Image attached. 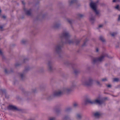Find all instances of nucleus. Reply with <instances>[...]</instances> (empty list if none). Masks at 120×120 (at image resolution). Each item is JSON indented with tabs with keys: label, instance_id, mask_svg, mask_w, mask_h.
I'll return each instance as SVG.
<instances>
[{
	"label": "nucleus",
	"instance_id": "obj_1",
	"mask_svg": "<svg viewBox=\"0 0 120 120\" xmlns=\"http://www.w3.org/2000/svg\"><path fill=\"white\" fill-rule=\"evenodd\" d=\"M71 36V35L67 31L64 32L60 34L59 38L61 41V42H59L57 45L54 47V52L58 53L61 52L63 43V40L64 39L65 40V43L69 44L73 43V40L70 39Z\"/></svg>",
	"mask_w": 120,
	"mask_h": 120
},
{
	"label": "nucleus",
	"instance_id": "obj_2",
	"mask_svg": "<svg viewBox=\"0 0 120 120\" xmlns=\"http://www.w3.org/2000/svg\"><path fill=\"white\" fill-rule=\"evenodd\" d=\"M72 91V89L70 87H64L61 90L54 92L51 97L60 96L65 94H70Z\"/></svg>",
	"mask_w": 120,
	"mask_h": 120
},
{
	"label": "nucleus",
	"instance_id": "obj_3",
	"mask_svg": "<svg viewBox=\"0 0 120 120\" xmlns=\"http://www.w3.org/2000/svg\"><path fill=\"white\" fill-rule=\"evenodd\" d=\"M109 57L108 55L107 54H105L97 57L93 58L91 60L92 64L94 65L96 63L98 64L101 63L104 60V58L105 57Z\"/></svg>",
	"mask_w": 120,
	"mask_h": 120
},
{
	"label": "nucleus",
	"instance_id": "obj_4",
	"mask_svg": "<svg viewBox=\"0 0 120 120\" xmlns=\"http://www.w3.org/2000/svg\"><path fill=\"white\" fill-rule=\"evenodd\" d=\"M103 103V101L99 98H96L94 100H91L89 99H86L84 102L85 104L89 103L91 104H96L101 105Z\"/></svg>",
	"mask_w": 120,
	"mask_h": 120
},
{
	"label": "nucleus",
	"instance_id": "obj_5",
	"mask_svg": "<svg viewBox=\"0 0 120 120\" xmlns=\"http://www.w3.org/2000/svg\"><path fill=\"white\" fill-rule=\"evenodd\" d=\"M93 80L91 78H89L87 79H83L82 81V84L84 86H90L93 83Z\"/></svg>",
	"mask_w": 120,
	"mask_h": 120
},
{
	"label": "nucleus",
	"instance_id": "obj_6",
	"mask_svg": "<svg viewBox=\"0 0 120 120\" xmlns=\"http://www.w3.org/2000/svg\"><path fill=\"white\" fill-rule=\"evenodd\" d=\"M97 5L96 3L92 1L91 2L90 4V7L95 11L96 14L97 15L99 14V11L96 10Z\"/></svg>",
	"mask_w": 120,
	"mask_h": 120
},
{
	"label": "nucleus",
	"instance_id": "obj_7",
	"mask_svg": "<svg viewBox=\"0 0 120 120\" xmlns=\"http://www.w3.org/2000/svg\"><path fill=\"white\" fill-rule=\"evenodd\" d=\"M21 60L20 59L19 61L16 62L14 64L15 67H20L22 64L23 63H21Z\"/></svg>",
	"mask_w": 120,
	"mask_h": 120
},
{
	"label": "nucleus",
	"instance_id": "obj_8",
	"mask_svg": "<svg viewBox=\"0 0 120 120\" xmlns=\"http://www.w3.org/2000/svg\"><path fill=\"white\" fill-rule=\"evenodd\" d=\"M8 108L10 110H18V109L16 107L12 105H9L8 107Z\"/></svg>",
	"mask_w": 120,
	"mask_h": 120
},
{
	"label": "nucleus",
	"instance_id": "obj_9",
	"mask_svg": "<svg viewBox=\"0 0 120 120\" xmlns=\"http://www.w3.org/2000/svg\"><path fill=\"white\" fill-rule=\"evenodd\" d=\"M82 115L80 113H78L76 114V118L77 120H80L82 118Z\"/></svg>",
	"mask_w": 120,
	"mask_h": 120
},
{
	"label": "nucleus",
	"instance_id": "obj_10",
	"mask_svg": "<svg viewBox=\"0 0 120 120\" xmlns=\"http://www.w3.org/2000/svg\"><path fill=\"white\" fill-rule=\"evenodd\" d=\"M23 10L25 12L26 14L28 15H30L31 13V10H27L26 9L24 8Z\"/></svg>",
	"mask_w": 120,
	"mask_h": 120
},
{
	"label": "nucleus",
	"instance_id": "obj_11",
	"mask_svg": "<svg viewBox=\"0 0 120 120\" xmlns=\"http://www.w3.org/2000/svg\"><path fill=\"white\" fill-rule=\"evenodd\" d=\"M60 23L56 22L54 24L53 27L55 28H58L60 26Z\"/></svg>",
	"mask_w": 120,
	"mask_h": 120
},
{
	"label": "nucleus",
	"instance_id": "obj_12",
	"mask_svg": "<svg viewBox=\"0 0 120 120\" xmlns=\"http://www.w3.org/2000/svg\"><path fill=\"white\" fill-rule=\"evenodd\" d=\"M94 115L95 118H98L100 116L101 114L99 112H97L94 113Z\"/></svg>",
	"mask_w": 120,
	"mask_h": 120
},
{
	"label": "nucleus",
	"instance_id": "obj_13",
	"mask_svg": "<svg viewBox=\"0 0 120 120\" xmlns=\"http://www.w3.org/2000/svg\"><path fill=\"white\" fill-rule=\"evenodd\" d=\"M77 2V0H71L69 1L68 3L69 5H71L75 3H76Z\"/></svg>",
	"mask_w": 120,
	"mask_h": 120
},
{
	"label": "nucleus",
	"instance_id": "obj_14",
	"mask_svg": "<svg viewBox=\"0 0 120 120\" xmlns=\"http://www.w3.org/2000/svg\"><path fill=\"white\" fill-rule=\"evenodd\" d=\"M29 60V59L27 58H25L24 59L22 60H21V63L23 64L25 63L27 61H28Z\"/></svg>",
	"mask_w": 120,
	"mask_h": 120
},
{
	"label": "nucleus",
	"instance_id": "obj_15",
	"mask_svg": "<svg viewBox=\"0 0 120 120\" xmlns=\"http://www.w3.org/2000/svg\"><path fill=\"white\" fill-rule=\"evenodd\" d=\"M95 83L96 85L99 86H101L102 85V84L98 80H96Z\"/></svg>",
	"mask_w": 120,
	"mask_h": 120
},
{
	"label": "nucleus",
	"instance_id": "obj_16",
	"mask_svg": "<svg viewBox=\"0 0 120 120\" xmlns=\"http://www.w3.org/2000/svg\"><path fill=\"white\" fill-rule=\"evenodd\" d=\"M20 77L22 79H24L25 77V75L23 73H21L20 74Z\"/></svg>",
	"mask_w": 120,
	"mask_h": 120
},
{
	"label": "nucleus",
	"instance_id": "obj_17",
	"mask_svg": "<svg viewBox=\"0 0 120 120\" xmlns=\"http://www.w3.org/2000/svg\"><path fill=\"white\" fill-rule=\"evenodd\" d=\"M120 79L118 78H115L113 79V82H118L119 81Z\"/></svg>",
	"mask_w": 120,
	"mask_h": 120
},
{
	"label": "nucleus",
	"instance_id": "obj_18",
	"mask_svg": "<svg viewBox=\"0 0 120 120\" xmlns=\"http://www.w3.org/2000/svg\"><path fill=\"white\" fill-rule=\"evenodd\" d=\"M90 19L91 22H92L95 20V18L92 16H91L90 17Z\"/></svg>",
	"mask_w": 120,
	"mask_h": 120
},
{
	"label": "nucleus",
	"instance_id": "obj_19",
	"mask_svg": "<svg viewBox=\"0 0 120 120\" xmlns=\"http://www.w3.org/2000/svg\"><path fill=\"white\" fill-rule=\"evenodd\" d=\"M76 86V85L75 84H73L70 87L71 89H72V90Z\"/></svg>",
	"mask_w": 120,
	"mask_h": 120
},
{
	"label": "nucleus",
	"instance_id": "obj_20",
	"mask_svg": "<svg viewBox=\"0 0 120 120\" xmlns=\"http://www.w3.org/2000/svg\"><path fill=\"white\" fill-rule=\"evenodd\" d=\"M70 118V117L68 116H65L64 118V120H68Z\"/></svg>",
	"mask_w": 120,
	"mask_h": 120
},
{
	"label": "nucleus",
	"instance_id": "obj_21",
	"mask_svg": "<svg viewBox=\"0 0 120 120\" xmlns=\"http://www.w3.org/2000/svg\"><path fill=\"white\" fill-rule=\"evenodd\" d=\"M100 39L102 42H104L105 41V40L104 39V38L102 36H101L100 37Z\"/></svg>",
	"mask_w": 120,
	"mask_h": 120
},
{
	"label": "nucleus",
	"instance_id": "obj_22",
	"mask_svg": "<svg viewBox=\"0 0 120 120\" xmlns=\"http://www.w3.org/2000/svg\"><path fill=\"white\" fill-rule=\"evenodd\" d=\"M48 70L49 72H52L53 71L54 69V68H48Z\"/></svg>",
	"mask_w": 120,
	"mask_h": 120
},
{
	"label": "nucleus",
	"instance_id": "obj_23",
	"mask_svg": "<svg viewBox=\"0 0 120 120\" xmlns=\"http://www.w3.org/2000/svg\"><path fill=\"white\" fill-rule=\"evenodd\" d=\"M114 8L119 11L120 10V8L119 7V5H117L116 7H115Z\"/></svg>",
	"mask_w": 120,
	"mask_h": 120
},
{
	"label": "nucleus",
	"instance_id": "obj_24",
	"mask_svg": "<svg viewBox=\"0 0 120 120\" xmlns=\"http://www.w3.org/2000/svg\"><path fill=\"white\" fill-rule=\"evenodd\" d=\"M117 33H113L110 34L111 36L112 37H114L117 34Z\"/></svg>",
	"mask_w": 120,
	"mask_h": 120
},
{
	"label": "nucleus",
	"instance_id": "obj_25",
	"mask_svg": "<svg viewBox=\"0 0 120 120\" xmlns=\"http://www.w3.org/2000/svg\"><path fill=\"white\" fill-rule=\"evenodd\" d=\"M55 118L54 117H51L49 118V120H55Z\"/></svg>",
	"mask_w": 120,
	"mask_h": 120
},
{
	"label": "nucleus",
	"instance_id": "obj_26",
	"mask_svg": "<svg viewBox=\"0 0 120 120\" xmlns=\"http://www.w3.org/2000/svg\"><path fill=\"white\" fill-rule=\"evenodd\" d=\"M47 64L49 67H50L51 65V62L50 61H49L47 63Z\"/></svg>",
	"mask_w": 120,
	"mask_h": 120
},
{
	"label": "nucleus",
	"instance_id": "obj_27",
	"mask_svg": "<svg viewBox=\"0 0 120 120\" xmlns=\"http://www.w3.org/2000/svg\"><path fill=\"white\" fill-rule=\"evenodd\" d=\"M26 41L25 40H22L21 41V43L22 44H25L26 42Z\"/></svg>",
	"mask_w": 120,
	"mask_h": 120
},
{
	"label": "nucleus",
	"instance_id": "obj_28",
	"mask_svg": "<svg viewBox=\"0 0 120 120\" xmlns=\"http://www.w3.org/2000/svg\"><path fill=\"white\" fill-rule=\"evenodd\" d=\"M78 16L80 18H82L84 16V15L82 14H79L78 15Z\"/></svg>",
	"mask_w": 120,
	"mask_h": 120
},
{
	"label": "nucleus",
	"instance_id": "obj_29",
	"mask_svg": "<svg viewBox=\"0 0 120 120\" xmlns=\"http://www.w3.org/2000/svg\"><path fill=\"white\" fill-rule=\"evenodd\" d=\"M0 55L3 57V52L0 49Z\"/></svg>",
	"mask_w": 120,
	"mask_h": 120
},
{
	"label": "nucleus",
	"instance_id": "obj_30",
	"mask_svg": "<svg viewBox=\"0 0 120 120\" xmlns=\"http://www.w3.org/2000/svg\"><path fill=\"white\" fill-rule=\"evenodd\" d=\"M67 21L69 23L71 24V21L70 19H67Z\"/></svg>",
	"mask_w": 120,
	"mask_h": 120
},
{
	"label": "nucleus",
	"instance_id": "obj_31",
	"mask_svg": "<svg viewBox=\"0 0 120 120\" xmlns=\"http://www.w3.org/2000/svg\"><path fill=\"white\" fill-rule=\"evenodd\" d=\"M88 40L87 39H86L85 41H84L83 45V46H85V45L86 43V42L88 41Z\"/></svg>",
	"mask_w": 120,
	"mask_h": 120
},
{
	"label": "nucleus",
	"instance_id": "obj_32",
	"mask_svg": "<svg viewBox=\"0 0 120 120\" xmlns=\"http://www.w3.org/2000/svg\"><path fill=\"white\" fill-rule=\"evenodd\" d=\"M78 106V104L77 103H74L73 104V106L75 107H76L77 106Z\"/></svg>",
	"mask_w": 120,
	"mask_h": 120
},
{
	"label": "nucleus",
	"instance_id": "obj_33",
	"mask_svg": "<svg viewBox=\"0 0 120 120\" xmlns=\"http://www.w3.org/2000/svg\"><path fill=\"white\" fill-rule=\"evenodd\" d=\"M105 67H110V64H105Z\"/></svg>",
	"mask_w": 120,
	"mask_h": 120
},
{
	"label": "nucleus",
	"instance_id": "obj_34",
	"mask_svg": "<svg viewBox=\"0 0 120 120\" xmlns=\"http://www.w3.org/2000/svg\"><path fill=\"white\" fill-rule=\"evenodd\" d=\"M107 80V79L106 78H105L102 79L101 81H105Z\"/></svg>",
	"mask_w": 120,
	"mask_h": 120
},
{
	"label": "nucleus",
	"instance_id": "obj_35",
	"mask_svg": "<svg viewBox=\"0 0 120 120\" xmlns=\"http://www.w3.org/2000/svg\"><path fill=\"white\" fill-rule=\"evenodd\" d=\"M4 72L6 74H7L8 73V71L7 70V69H6L4 70Z\"/></svg>",
	"mask_w": 120,
	"mask_h": 120
},
{
	"label": "nucleus",
	"instance_id": "obj_36",
	"mask_svg": "<svg viewBox=\"0 0 120 120\" xmlns=\"http://www.w3.org/2000/svg\"><path fill=\"white\" fill-rule=\"evenodd\" d=\"M79 40H76L75 41V43L76 44H78L79 43Z\"/></svg>",
	"mask_w": 120,
	"mask_h": 120
},
{
	"label": "nucleus",
	"instance_id": "obj_37",
	"mask_svg": "<svg viewBox=\"0 0 120 120\" xmlns=\"http://www.w3.org/2000/svg\"><path fill=\"white\" fill-rule=\"evenodd\" d=\"M78 72V71L77 70H75L74 71V73L75 74H76Z\"/></svg>",
	"mask_w": 120,
	"mask_h": 120
},
{
	"label": "nucleus",
	"instance_id": "obj_38",
	"mask_svg": "<svg viewBox=\"0 0 120 120\" xmlns=\"http://www.w3.org/2000/svg\"><path fill=\"white\" fill-rule=\"evenodd\" d=\"M106 86L108 87H111V85L110 84L106 85Z\"/></svg>",
	"mask_w": 120,
	"mask_h": 120
},
{
	"label": "nucleus",
	"instance_id": "obj_39",
	"mask_svg": "<svg viewBox=\"0 0 120 120\" xmlns=\"http://www.w3.org/2000/svg\"><path fill=\"white\" fill-rule=\"evenodd\" d=\"M0 29L1 30H3V27L2 26H0Z\"/></svg>",
	"mask_w": 120,
	"mask_h": 120
},
{
	"label": "nucleus",
	"instance_id": "obj_40",
	"mask_svg": "<svg viewBox=\"0 0 120 120\" xmlns=\"http://www.w3.org/2000/svg\"><path fill=\"white\" fill-rule=\"evenodd\" d=\"M99 51V49L98 48H97L96 49V52H98Z\"/></svg>",
	"mask_w": 120,
	"mask_h": 120
},
{
	"label": "nucleus",
	"instance_id": "obj_41",
	"mask_svg": "<svg viewBox=\"0 0 120 120\" xmlns=\"http://www.w3.org/2000/svg\"><path fill=\"white\" fill-rule=\"evenodd\" d=\"M2 18H3L4 19H5L6 18V17L4 15H3L2 16Z\"/></svg>",
	"mask_w": 120,
	"mask_h": 120
},
{
	"label": "nucleus",
	"instance_id": "obj_42",
	"mask_svg": "<svg viewBox=\"0 0 120 120\" xmlns=\"http://www.w3.org/2000/svg\"><path fill=\"white\" fill-rule=\"evenodd\" d=\"M118 21H120V15H119V16L118 19Z\"/></svg>",
	"mask_w": 120,
	"mask_h": 120
},
{
	"label": "nucleus",
	"instance_id": "obj_43",
	"mask_svg": "<svg viewBox=\"0 0 120 120\" xmlns=\"http://www.w3.org/2000/svg\"><path fill=\"white\" fill-rule=\"evenodd\" d=\"M103 26V25H100L99 26V28L102 27Z\"/></svg>",
	"mask_w": 120,
	"mask_h": 120
},
{
	"label": "nucleus",
	"instance_id": "obj_44",
	"mask_svg": "<svg viewBox=\"0 0 120 120\" xmlns=\"http://www.w3.org/2000/svg\"><path fill=\"white\" fill-rule=\"evenodd\" d=\"M22 3L23 5H24L25 4V3L24 1H22Z\"/></svg>",
	"mask_w": 120,
	"mask_h": 120
},
{
	"label": "nucleus",
	"instance_id": "obj_45",
	"mask_svg": "<svg viewBox=\"0 0 120 120\" xmlns=\"http://www.w3.org/2000/svg\"><path fill=\"white\" fill-rule=\"evenodd\" d=\"M27 120H34L33 119H30Z\"/></svg>",
	"mask_w": 120,
	"mask_h": 120
},
{
	"label": "nucleus",
	"instance_id": "obj_46",
	"mask_svg": "<svg viewBox=\"0 0 120 120\" xmlns=\"http://www.w3.org/2000/svg\"><path fill=\"white\" fill-rule=\"evenodd\" d=\"M116 1V0H113L112 1V2H115Z\"/></svg>",
	"mask_w": 120,
	"mask_h": 120
},
{
	"label": "nucleus",
	"instance_id": "obj_47",
	"mask_svg": "<svg viewBox=\"0 0 120 120\" xmlns=\"http://www.w3.org/2000/svg\"><path fill=\"white\" fill-rule=\"evenodd\" d=\"M72 67H76V66L75 65V66H72Z\"/></svg>",
	"mask_w": 120,
	"mask_h": 120
}]
</instances>
